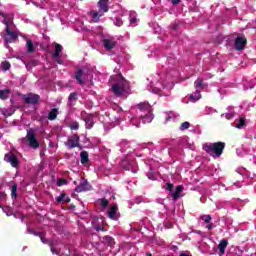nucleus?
I'll use <instances>...</instances> for the list:
<instances>
[{
  "label": "nucleus",
  "instance_id": "nucleus-1",
  "mask_svg": "<svg viewBox=\"0 0 256 256\" xmlns=\"http://www.w3.org/2000/svg\"><path fill=\"white\" fill-rule=\"evenodd\" d=\"M203 151L210 155V157H221L223 155V151H225V142H207L202 146Z\"/></svg>",
  "mask_w": 256,
  "mask_h": 256
},
{
  "label": "nucleus",
  "instance_id": "nucleus-2",
  "mask_svg": "<svg viewBox=\"0 0 256 256\" xmlns=\"http://www.w3.org/2000/svg\"><path fill=\"white\" fill-rule=\"evenodd\" d=\"M137 109L140 111V120L142 123L147 124L153 121V108L148 102H141L137 105Z\"/></svg>",
  "mask_w": 256,
  "mask_h": 256
},
{
  "label": "nucleus",
  "instance_id": "nucleus-3",
  "mask_svg": "<svg viewBox=\"0 0 256 256\" xmlns=\"http://www.w3.org/2000/svg\"><path fill=\"white\" fill-rule=\"evenodd\" d=\"M127 89H129V82L127 81H124L121 84L116 83L112 85V92L116 97H122V95H125V93H127Z\"/></svg>",
  "mask_w": 256,
  "mask_h": 256
},
{
  "label": "nucleus",
  "instance_id": "nucleus-4",
  "mask_svg": "<svg viewBox=\"0 0 256 256\" xmlns=\"http://www.w3.org/2000/svg\"><path fill=\"white\" fill-rule=\"evenodd\" d=\"M67 149H75L76 147H81L80 138L78 134H73L70 136L67 141L64 143Z\"/></svg>",
  "mask_w": 256,
  "mask_h": 256
},
{
  "label": "nucleus",
  "instance_id": "nucleus-5",
  "mask_svg": "<svg viewBox=\"0 0 256 256\" xmlns=\"http://www.w3.org/2000/svg\"><path fill=\"white\" fill-rule=\"evenodd\" d=\"M26 139L29 142L31 149H39V141L35 137V131H33V129H30L27 132Z\"/></svg>",
  "mask_w": 256,
  "mask_h": 256
},
{
  "label": "nucleus",
  "instance_id": "nucleus-6",
  "mask_svg": "<svg viewBox=\"0 0 256 256\" xmlns=\"http://www.w3.org/2000/svg\"><path fill=\"white\" fill-rule=\"evenodd\" d=\"M4 161H6V163H10L11 167H13L14 169L19 168V158H17V156L13 154V152L5 154Z\"/></svg>",
  "mask_w": 256,
  "mask_h": 256
},
{
  "label": "nucleus",
  "instance_id": "nucleus-7",
  "mask_svg": "<svg viewBox=\"0 0 256 256\" xmlns=\"http://www.w3.org/2000/svg\"><path fill=\"white\" fill-rule=\"evenodd\" d=\"M39 99H41L39 94L29 93L23 96V101L24 103H27V105H37V103H39Z\"/></svg>",
  "mask_w": 256,
  "mask_h": 256
},
{
  "label": "nucleus",
  "instance_id": "nucleus-8",
  "mask_svg": "<svg viewBox=\"0 0 256 256\" xmlns=\"http://www.w3.org/2000/svg\"><path fill=\"white\" fill-rule=\"evenodd\" d=\"M245 45H247V38L245 36H237L234 42L236 51H243Z\"/></svg>",
  "mask_w": 256,
  "mask_h": 256
},
{
  "label": "nucleus",
  "instance_id": "nucleus-9",
  "mask_svg": "<svg viewBox=\"0 0 256 256\" xmlns=\"http://www.w3.org/2000/svg\"><path fill=\"white\" fill-rule=\"evenodd\" d=\"M102 43L106 51H111V49H115L117 46V41L113 38H105L102 40Z\"/></svg>",
  "mask_w": 256,
  "mask_h": 256
},
{
  "label": "nucleus",
  "instance_id": "nucleus-10",
  "mask_svg": "<svg viewBox=\"0 0 256 256\" xmlns=\"http://www.w3.org/2000/svg\"><path fill=\"white\" fill-rule=\"evenodd\" d=\"M18 37L17 33L11 31L9 26L6 27V36L4 37L6 43H13Z\"/></svg>",
  "mask_w": 256,
  "mask_h": 256
},
{
  "label": "nucleus",
  "instance_id": "nucleus-11",
  "mask_svg": "<svg viewBox=\"0 0 256 256\" xmlns=\"http://www.w3.org/2000/svg\"><path fill=\"white\" fill-rule=\"evenodd\" d=\"M97 5L100 12L102 13L109 12V0H99Z\"/></svg>",
  "mask_w": 256,
  "mask_h": 256
},
{
  "label": "nucleus",
  "instance_id": "nucleus-12",
  "mask_svg": "<svg viewBox=\"0 0 256 256\" xmlns=\"http://www.w3.org/2000/svg\"><path fill=\"white\" fill-rule=\"evenodd\" d=\"M89 182L87 180H83L80 185L75 188L76 193H83V191H87L89 188Z\"/></svg>",
  "mask_w": 256,
  "mask_h": 256
},
{
  "label": "nucleus",
  "instance_id": "nucleus-13",
  "mask_svg": "<svg viewBox=\"0 0 256 256\" xmlns=\"http://www.w3.org/2000/svg\"><path fill=\"white\" fill-rule=\"evenodd\" d=\"M183 185L176 186V190L171 194V197L174 201H177L179 197H181V193H183Z\"/></svg>",
  "mask_w": 256,
  "mask_h": 256
},
{
  "label": "nucleus",
  "instance_id": "nucleus-14",
  "mask_svg": "<svg viewBox=\"0 0 256 256\" xmlns=\"http://www.w3.org/2000/svg\"><path fill=\"white\" fill-rule=\"evenodd\" d=\"M55 51L52 55L53 59H59L61 57V51H63V46L59 43L54 44Z\"/></svg>",
  "mask_w": 256,
  "mask_h": 256
},
{
  "label": "nucleus",
  "instance_id": "nucleus-15",
  "mask_svg": "<svg viewBox=\"0 0 256 256\" xmlns=\"http://www.w3.org/2000/svg\"><path fill=\"white\" fill-rule=\"evenodd\" d=\"M102 243H104V245H107V247H113L115 245V240L111 236H104L102 238Z\"/></svg>",
  "mask_w": 256,
  "mask_h": 256
},
{
  "label": "nucleus",
  "instance_id": "nucleus-16",
  "mask_svg": "<svg viewBox=\"0 0 256 256\" xmlns=\"http://www.w3.org/2000/svg\"><path fill=\"white\" fill-rule=\"evenodd\" d=\"M229 245V242L225 239L221 240L219 245H218V249L221 253V255H225V249H227V246Z\"/></svg>",
  "mask_w": 256,
  "mask_h": 256
},
{
  "label": "nucleus",
  "instance_id": "nucleus-17",
  "mask_svg": "<svg viewBox=\"0 0 256 256\" xmlns=\"http://www.w3.org/2000/svg\"><path fill=\"white\" fill-rule=\"evenodd\" d=\"M80 163H82V165H87V163H89V153H87V151H82L80 153Z\"/></svg>",
  "mask_w": 256,
  "mask_h": 256
},
{
  "label": "nucleus",
  "instance_id": "nucleus-18",
  "mask_svg": "<svg viewBox=\"0 0 256 256\" xmlns=\"http://www.w3.org/2000/svg\"><path fill=\"white\" fill-rule=\"evenodd\" d=\"M86 129H93V125H95V121H93V116H88L84 119Z\"/></svg>",
  "mask_w": 256,
  "mask_h": 256
},
{
  "label": "nucleus",
  "instance_id": "nucleus-19",
  "mask_svg": "<svg viewBox=\"0 0 256 256\" xmlns=\"http://www.w3.org/2000/svg\"><path fill=\"white\" fill-rule=\"evenodd\" d=\"M59 115V110L57 108H53L49 113H48V119L49 121H55L57 119V116Z\"/></svg>",
  "mask_w": 256,
  "mask_h": 256
},
{
  "label": "nucleus",
  "instance_id": "nucleus-20",
  "mask_svg": "<svg viewBox=\"0 0 256 256\" xmlns=\"http://www.w3.org/2000/svg\"><path fill=\"white\" fill-rule=\"evenodd\" d=\"M75 79L79 83V85H84V82H83V70L78 69L76 71Z\"/></svg>",
  "mask_w": 256,
  "mask_h": 256
},
{
  "label": "nucleus",
  "instance_id": "nucleus-21",
  "mask_svg": "<svg viewBox=\"0 0 256 256\" xmlns=\"http://www.w3.org/2000/svg\"><path fill=\"white\" fill-rule=\"evenodd\" d=\"M115 215H117V204H113L108 211V217L110 219H115Z\"/></svg>",
  "mask_w": 256,
  "mask_h": 256
},
{
  "label": "nucleus",
  "instance_id": "nucleus-22",
  "mask_svg": "<svg viewBox=\"0 0 256 256\" xmlns=\"http://www.w3.org/2000/svg\"><path fill=\"white\" fill-rule=\"evenodd\" d=\"M91 16L93 23H99L101 21L100 17H103V13L99 14V12L94 10L91 12Z\"/></svg>",
  "mask_w": 256,
  "mask_h": 256
},
{
  "label": "nucleus",
  "instance_id": "nucleus-23",
  "mask_svg": "<svg viewBox=\"0 0 256 256\" xmlns=\"http://www.w3.org/2000/svg\"><path fill=\"white\" fill-rule=\"evenodd\" d=\"M10 93L11 90L9 89L0 90V99H2V101H5V99H9Z\"/></svg>",
  "mask_w": 256,
  "mask_h": 256
},
{
  "label": "nucleus",
  "instance_id": "nucleus-24",
  "mask_svg": "<svg viewBox=\"0 0 256 256\" xmlns=\"http://www.w3.org/2000/svg\"><path fill=\"white\" fill-rule=\"evenodd\" d=\"M26 47H27L28 53H35V45H33V41L27 40Z\"/></svg>",
  "mask_w": 256,
  "mask_h": 256
},
{
  "label": "nucleus",
  "instance_id": "nucleus-25",
  "mask_svg": "<svg viewBox=\"0 0 256 256\" xmlns=\"http://www.w3.org/2000/svg\"><path fill=\"white\" fill-rule=\"evenodd\" d=\"M201 97V92L199 90H196L195 95L191 94L190 99L195 103V101H199V98Z\"/></svg>",
  "mask_w": 256,
  "mask_h": 256
},
{
  "label": "nucleus",
  "instance_id": "nucleus-26",
  "mask_svg": "<svg viewBox=\"0 0 256 256\" xmlns=\"http://www.w3.org/2000/svg\"><path fill=\"white\" fill-rule=\"evenodd\" d=\"M37 65H39V61H37V60H30L26 64V67H27V69H33V67H37Z\"/></svg>",
  "mask_w": 256,
  "mask_h": 256
},
{
  "label": "nucleus",
  "instance_id": "nucleus-27",
  "mask_svg": "<svg viewBox=\"0 0 256 256\" xmlns=\"http://www.w3.org/2000/svg\"><path fill=\"white\" fill-rule=\"evenodd\" d=\"M68 101L69 103H75V101H77V92L70 93Z\"/></svg>",
  "mask_w": 256,
  "mask_h": 256
},
{
  "label": "nucleus",
  "instance_id": "nucleus-28",
  "mask_svg": "<svg viewBox=\"0 0 256 256\" xmlns=\"http://www.w3.org/2000/svg\"><path fill=\"white\" fill-rule=\"evenodd\" d=\"M45 232H42L41 235L39 236L40 240L42 243H44V245H49V243H51V241H49V239L45 238Z\"/></svg>",
  "mask_w": 256,
  "mask_h": 256
},
{
  "label": "nucleus",
  "instance_id": "nucleus-29",
  "mask_svg": "<svg viewBox=\"0 0 256 256\" xmlns=\"http://www.w3.org/2000/svg\"><path fill=\"white\" fill-rule=\"evenodd\" d=\"M28 233H29L30 235H34L35 237H40V235H41L43 232L36 231V230L33 229V228H28Z\"/></svg>",
  "mask_w": 256,
  "mask_h": 256
},
{
  "label": "nucleus",
  "instance_id": "nucleus-30",
  "mask_svg": "<svg viewBox=\"0 0 256 256\" xmlns=\"http://www.w3.org/2000/svg\"><path fill=\"white\" fill-rule=\"evenodd\" d=\"M99 201L100 205H102L104 209H107V207H109V200H107V198H102Z\"/></svg>",
  "mask_w": 256,
  "mask_h": 256
},
{
  "label": "nucleus",
  "instance_id": "nucleus-31",
  "mask_svg": "<svg viewBox=\"0 0 256 256\" xmlns=\"http://www.w3.org/2000/svg\"><path fill=\"white\" fill-rule=\"evenodd\" d=\"M2 69L4 71H9L11 69V63H9V61L2 62Z\"/></svg>",
  "mask_w": 256,
  "mask_h": 256
},
{
  "label": "nucleus",
  "instance_id": "nucleus-32",
  "mask_svg": "<svg viewBox=\"0 0 256 256\" xmlns=\"http://www.w3.org/2000/svg\"><path fill=\"white\" fill-rule=\"evenodd\" d=\"M242 127H245V118H240L236 124L237 129H242Z\"/></svg>",
  "mask_w": 256,
  "mask_h": 256
},
{
  "label": "nucleus",
  "instance_id": "nucleus-33",
  "mask_svg": "<svg viewBox=\"0 0 256 256\" xmlns=\"http://www.w3.org/2000/svg\"><path fill=\"white\" fill-rule=\"evenodd\" d=\"M71 131H77L79 130V122H72L70 125H69Z\"/></svg>",
  "mask_w": 256,
  "mask_h": 256
},
{
  "label": "nucleus",
  "instance_id": "nucleus-34",
  "mask_svg": "<svg viewBox=\"0 0 256 256\" xmlns=\"http://www.w3.org/2000/svg\"><path fill=\"white\" fill-rule=\"evenodd\" d=\"M191 127V123L189 122H183L180 126L181 131H186V129H189Z\"/></svg>",
  "mask_w": 256,
  "mask_h": 256
},
{
  "label": "nucleus",
  "instance_id": "nucleus-35",
  "mask_svg": "<svg viewBox=\"0 0 256 256\" xmlns=\"http://www.w3.org/2000/svg\"><path fill=\"white\" fill-rule=\"evenodd\" d=\"M11 197H12V199H16L17 198V184H14L12 186Z\"/></svg>",
  "mask_w": 256,
  "mask_h": 256
},
{
  "label": "nucleus",
  "instance_id": "nucleus-36",
  "mask_svg": "<svg viewBox=\"0 0 256 256\" xmlns=\"http://www.w3.org/2000/svg\"><path fill=\"white\" fill-rule=\"evenodd\" d=\"M201 219H202V221H204V223H206V224H209V223H211V215H203V216H201Z\"/></svg>",
  "mask_w": 256,
  "mask_h": 256
},
{
  "label": "nucleus",
  "instance_id": "nucleus-37",
  "mask_svg": "<svg viewBox=\"0 0 256 256\" xmlns=\"http://www.w3.org/2000/svg\"><path fill=\"white\" fill-rule=\"evenodd\" d=\"M65 197H66V194L65 193H61L60 196H58L56 198L57 203H63V201H65Z\"/></svg>",
  "mask_w": 256,
  "mask_h": 256
},
{
  "label": "nucleus",
  "instance_id": "nucleus-38",
  "mask_svg": "<svg viewBox=\"0 0 256 256\" xmlns=\"http://www.w3.org/2000/svg\"><path fill=\"white\" fill-rule=\"evenodd\" d=\"M195 87H199L200 89H203V80L197 79L195 82Z\"/></svg>",
  "mask_w": 256,
  "mask_h": 256
},
{
  "label": "nucleus",
  "instance_id": "nucleus-39",
  "mask_svg": "<svg viewBox=\"0 0 256 256\" xmlns=\"http://www.w3.org/2000/svg\"><path fill=\"white\" fill-rule=\"evenodd\" d=\"M56 185L58 187H62V185H67V180L65 179H59L57 182H56Z\"/></svg>",
  "mask_w": 256,
  "mask_h": 256
},
{
  "label": "nucleus",
  "instance_id": "nucleus-40",
  "mask_svg": "<svg viewBox=\"0 0 256 256\" xmlns=\"http://www.w3.org/2000/svg\"><path fill=\"white\" fill-rule=\"evenodd\" d=\"M3 201H7V194L0 191V203Z\"/></svg>",
  "mask_w": 256,
  "mask_h": 256
},
{
  "label": "nucleus",
  "instance_id": "nucleus-41",
  "mask_svg": "<svg viewBox=\"0 0 256 256\" xmlns=\"http://www.w3.org/2000/svg\"><path fill=\"white\" fill-rule=\"evenodd\" d=\"M115 25L116 27H121L123 25V20L119 17H116Z\"/></svg>",
  "mask_w": 256,
  "mask_h": 256
},
{
  "label": "nucleus",
  "instance_id": "nucleus-42",
  "mask_svg": "<svg viewBox=\"0 0 256 256\" xmlns=\"http://www.w3.org/2000/svg\"><path fill=\"white\" fill-rule=\"evenodd\" d=\"M166 189L167 191H173V189H175V185L171 184V183H166Z\"/></svg>",
  "mask_w": 256,
  "mask_h": 256
},
{
  "label": "nucleus",
  "instance_id": "nucleus-43",
  "mask_svg": "<svg viewBox=\"0 0 256 256\" xmlns=\"http://www.w3.org/2000/svg\"><path fill=\"white\" fill-rule=\"evenodd\" d=\"M94 229H95V231H105V228L101 225H95Z\"/></svg>",
  "mask_w": 256,
  "mask_h": 256
},
{
  "label": "nucleus",
  "instance_id": "nucleus-44",
  "mask_svg": "<svg viewBox=\"0 0 256 256\" xmlns=\"http://www.w3.org/2000/svg\"><path fill=\"white\" fill-rule=\"evenodd\" d=\"M225 117H226V119L231 120V119H233V117H235V115L233 113H226Z\"/></svg>",
  "mask_w": 256,
  "mask_h": 256
},
{
  "label": "nucleus",
  "instance_id": "nucleus-45",
  "mask_svg": "<svg viewBox=\"0 0 256 256\" xmlns=\"http://www.w3.org/2000/svg\"><path fill=\"white\" fill-rule=\"evenodd\" d=\"M172 5H179L181 3V0H171Z\"/></svg>",
  "mask_w": 256,
  "mask_h": 256
},
{
  "label": "nucleus",
  "instance_id": "nucleus-46",
  "mask_svg": "<svg viewBox=\"0 0 256 256\" xmlns=\"http://www.w3.org/2000/svg\"><path fill=\"white\" fill-rule=\"evenodd\" d=\"M2 23L4 25H6V27H9V20H7V18H4V20L2 21Z\"/></svg>",
  "mask_w": 256,
  "mask_h": 256
},
{
  "label": "nucleus",
  "instance_id": "nucleus-47",
  "mask_svg": "<svg viewBox=\"0 0 256 256\" xmlns=\"http://www.w3.org/2000/svg\"><path fill=\"white\" fill-rule=\"evenodd\" d=\"M64 203H71V198L68 197V196H66V197L64 198Z\"/></svg>",
  "mask_w": 256,
  "mask_h": 256
},
{
  "label": "nucleus",
  "instance_id": "nucleus-48",
  "mask_svg": "<svg viewBox=\"0 0 256 256\" xmlns=\"http://www.w3.org/2000/svg\"><path fill=\"white\" fill-rule=\"evenodd\" d=\"M130 23H131V25H133V23H137V18H131L130 19Z\"/></svg>",
  "mask_w": 256,
  "mask_h": 256
},
{
  "label": "nucleus",
  "instance_id": "nucleus-49",
  "mask_svg": "<svg viewBox=\"0 0 256 256\" xmlns=\"http://www.w3.org/2000/svg\"><path fill=\"white\" fill-rule=\"evenodd\" d=\"M178 27H179V25L173 24V25H172V30H173V31H177Z\"/></svg>",
  "mask_w": 256,
  "mask_h": 256
},
{
  "label": "nucleus",
  "instance_id": "nucleus-50",
  "mask_svg": "<svg viewBox=\"0 0 256 256\" xmlns=\"http://www.w3.org/2000/svg\"><path fill=\"white\" fill-rule=\"evenodd\" d=\"M206 229H208L209 231H211V229H213V224H209L206 226Z\"/></svg>",
  "mask_w": 256,
  "mask_h": 256
},
{
  "label": "nucleus",
  "instance_id": "nucleus-51",
  "mask_svg": "<svg viewBox=\"0 0 256 256\" xmlns=\"http://www.w3.org/2000/svg\"><path fill=\"white\" fill-rule=\"evenodd\" d=\"M0 16L4 17V19H7V14H5V13H0Z\"/></svg>",
  "mask_w": 256,
  "mask_h": 256
},
{
  "label": "nucleus",
  "instance_id": "nucleus-52",
  "mask_svg": "<svg viewBox=\"0 0 256 256\" xmlns=\"http://www.w3.org/2000/svg\"><path fill=\"white\" fill-rule=\"evenodd\" d=\"M180 256H189V255H187L185 253H181Z\"/></svg>",
  "mask_w": 256,
  "mask_h": 256
},
{
  "label": "nucleus",
  "instance_id": "nucleus-53",
  "mask_svg": "<svg viewBox=\"0 0 256 256\" xmlns=\"http://www.w3.org/2000/svg\"><path fill=\"white\" fill-rule=\"evenodd\" d=\"M111 199H115V195H112Z\"/></svg>",
  "mask_w": 256,
  "mask_h": 256
},
{
  "label": "nucleus",
  "instance_id": "nucleus-54",
  "mask_svg": "<svg viewBox=\"0 0 256 256\" xmlns=\"http://www.w3.org/2000/svg\"><path fill=\"white\" fill-rule=\"evenodd\" d=\"M0 209H3V205L0 204Z\"/></svg>",
  "mask_w": 256,
  "mask_h": 256
},
{
  "label": "nucleus",
  "instance_id": "nucleus-55",
  "mask_svg": "<svg viewBox=\"0 0 256 256\" xmlns=\"http://www.w3.org/2000/svg\"><path fill=\"white\" fill-rule=\"evenodd\" d=\"M125 169H126V171H129V168H128V167H126Z\"/></svg>",
  "mask_w": 256,
  "mask_h": 256
},
{
  "label": "nucleus",
  "instance_id": "nucleus-56",
  "mask_svg": "<svg viewBox=\"0 0 256 256\" xmlns=\"http://www.w3.org/2000/svg\"><path fill=\"white\" fill-rule=\"evenodd\" d=\"M125 163V161L124 162H122V164H124Z\"/></svg>",
  "mask_w": 256,
  "mask_h": 256
},
{
  "label": "nucleus",
  "instance_id": "nucleus-57",
  "mask_svg": "<svg viewBox=\"0 0 256 256\" xmlns=\"http://www.w3.org/2000/svg\"><path fill=\"white\" fill-rule=\"evenodd\" d=\"M148 256H151V254H148Z\"/></svg>",
  "mask_w": 256,
  "mask_h": 256
}]
</instances>
